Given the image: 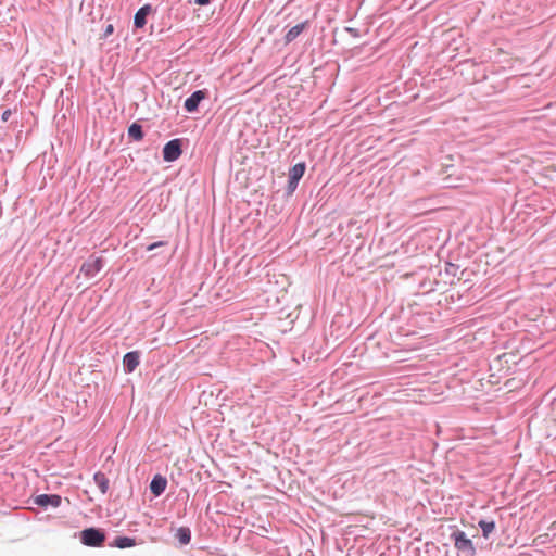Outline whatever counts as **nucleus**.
<instances>
[{"label": "nucleus", "mask_w": 556, "mask_h": 556, "mask_svg": "<svg viewBox=\"0 0 556 556\" xmlns=\"http://www.w3.org/2000/svg\"><path fill=\"white\" fill-rule=\"evenodd\" d=\"M452 539L457 551L464 553L467 556L476 555L473 543L466 536L465 532L457 530L453 532Z\"/></svg>", "instance_id": "obj_1"}, {"label": "nucleus", "mask_w": 556, "mask_h": 556, "mask_svg": "<svg viewBox=\"0 0 556 556\" xmlns=\"http://www.w3.org/2000/svg\"><path fill=\"white\" fill-rule=\"evenodd\" d=\"M81 542L87 546H101L105 540V535L98 529L88 528L80 533Z\"/></svg>", "instance_id": "obj_2"}, {"label": "nucleus", "mask_w": 556, "mask_h": 556, "mask_svg": "<svg viewBox=\"0 0 556 556\" xmlns=\"http://www.w3.org/2000/svg\"><path fill=\"white\" fill-rule=\"evenodd\" d=\"M181 142L179 139L168 141L163 148V159L166 162H174L181 155Z\"/></svg>", "instance_id": "obj_3"}, {"label": "nucleus", "mask_w": 556, "mask_h": 556, "mask_svg": "<svg viewBox=\"0 0 556 556\" xmlns=\"http://www.w3.org/2000/svg\"><path fill=\"white\" fill-rule=\"evenodd\" d=\"M306 166L305 163H298L289 170L288 190L292 193L296 187L299 180L303 177Z\"/></svg>", "instance_id": "obj_4"}, {"label": "nucleus", "mask_w": 556, "mask_h": 556, "mask_svg": "<svg viewBox=\"0 0 556 556\" xmlns=\"http://www.w3.org/2000/svg\"><path fill=\"white\" fill-rule=\"evenodd\" d=\"M102 266L101 257H90L81 265L80 273L84 274L85 277L91 278L102 269Z\"/></svg>", "instance_id": "obj_5"}, {"label": "nucleus", "mask_w": 556, "mask_h": 556, "mask_svg": "<svg viewBox=\"0 0 556 556\" xmlns=\"http://www.w3.org/2000/svg\"><path fill=\"white\" fill-rule=\"evenodd\" d=\"M206 98L205 90H197L185 101V109L188 112H194L198 110V106L202 100Z\"/></svg>", "instance_id": "obj_6"}, {"label": "nucleus", "mask_w": 556, "mask_h": 556, "mask_svg": "<svg viewBox=\"0 0 556 556\" xmlns=\"http://www.w3.org/2000/svg\"><path fill=\"white\" fill-rule=\"evenodd\" d=\"M167 486V480L161 475H155L150 483V490L155 496H160Z\"/></svg>", "instance_id": "obj_7"}, {"label": "nucleus", "mask_w": 556, "mask_h": 556, "mask_svg": "<svg viewBox=\"0 0 556 556\" xmlns=\"http://www.w3.org/2000/svg\"><path fill=\"white\" fill-rule=\"evenodd\" d=\"M123 364L127 372H132L139 365V353L136 351L126 353Z\"/></svg>", "instance_id": "obj_8"}, {"label": "nucleus", "mask_w": 556, "mask_h": 556, "mask_svg": "<svg viewBox=\"0 0 556 556\" xmlns=\"http://www.w3.org/2000/svg\"><path fill=\"white\" fill-rule=\"evenodd\" d=\"M35 503L42 507H47L48 505L58 507L61 504V496L54 495V494L53 495L41 494L36 497Z\"/></svg>", "instance_id": "obj_9"}, {"label": "nucleus", "mask_w": 556, "mask_h": 556, "mask_svg": "<svg viewBox=\"0 0 556 556\" xmlns=\"http://www.w3.org/2000/svg\"><path fill=\"white\" fill-rule=\"evenodd\" d=\"M150 12H151L150 4L143 5L136 12L135 17H134V24L137 28H142L146 25V23H147L146 18L150 14Z\"/></svg>", "instance_id": "obj_10"}, {"label": "nucleus", "mask_w": 556, "mask_h": 556, "mask_svg": "<svg viewBox=\"0 0 556 556\" xmlns=\"http://www.w3.org/2000/svg\"><path fill=\"white\" fill-rule=\"evenodd\" d=\"M306 22L304 23H301V24H298L295 26H293L291 29H289V31L286 34V42H291L293 41L306 27Z\"/></svg>", "instance_id": "obj_11"}, {"label": "nucleus", "mask_w": 556, "mask_h": 556, "mask_svg": "<svg viewBox=\"0 0 556 556\" xmlns=\"http://www.w3.org/2000/svg\"><path fill=\"white\" fill-rule=\"evenodd\" d=\"M93 480H94L96 484L98 485V488L100 489L101 493H103V494L106 493V491L109 489V480L105 477V475L102 472H97L93 476Z\"/></svg>", "instance_id": "obj_12"}, {"label": "nucleus", "mask_w": 556, "mask_h": 556, "mask_svg": "<svg viewBox=\"0 0 556 556\" xmlns=\"http://www.w3.org/2000/svg\"><path fill=\"white\" fill-rule=\"evenodd\" d=\"M128 136L137 141L143 138V131L139 124L134 123L128 128Z\"/></svg>", "instance_id": "obj_13"}, {"label": "nucleus", "mask_w": 556, "mask_h": 556, "mask_svg": "<svg viewBox=\"0 0 556 556\" xmlns=\"http://www.w3.org/2000/svg\"><path fill=\"white\" fill-rule=\"evenodd\" d=\"M176 538L180 542V544L186 545L191 540V533L188 528L181 527L176 532Z\"/></svg>", "instance_id": "obj_14"}, {"label": "nucleus", "mask_w": 556, "mask_h": 556, "mask_svg": "<svg viewBox=\"0 0 556 556\" xmlns=\"http://www.w3.org/2000/svg\"><path fill=\"white\" fill-rule=\"evenodd\" d=\"M115 545L119 548L131 547L135 545V540L127 536H118L115 540Z\"/></svg>", "instance_id": "obj_15"}, {"label": "nucleus", "mask_w": 556, "mask_h": 556, "mask_svg": "<svg viewBox=\"0 0 556 556\" xmlns=\"http://www.w3.org/2000/svg\"><path fill=\"white\" fill-rule=\"evenodd\" d=\"M479 527L482 529L483 536L488 538L490 533L495 529V523L494 521L481 520L479 521Z\"/></svg>", "instance_id": "obj_16"}, {"label": "nucleus", "mask_w": 556, "mask_h": 556, "mask_svg": "<svg viewBox=\"0 0 556 556\" xmlns=\"http://www.w3.org/2000/svg\"><path fill=\"white\" fill-rule=\"evenodd\" d=\"M163 245H165V242H163V241L154 242V243L148 245L147 250L152 251V250H154L159 247H163Z\"/></svg>", "instance_id": "obj_17"}, {"label": "nucleus", "mask_w": 556, "mask_h": 556, "mask_svg": "<svg viewBox=\"0 0 556 556\" xmlns=\"http://www.w3.org/2000/svg\"><path fill=\"white\" fill-rule=\"evenodd\" d=\"M113 31H114V26L112 24H109L104 30V37L112 35Z\"/></svg>", "instance_id": "obj_18"}, {"label": "nucleus", "mask_w": 556, "mask_h": 556, "mask_svg": "<svg viewBox=\"0 0 556 556\" xmlns=\"http://www.w3.org/2000/svg\"><path fill=\"white\" fill-rule=\"evenodd\" d=\"M11 114H12L11 110H5L2 114V121L7 122L10 118Z\"/></svg>", "instance_id": "obj_19"}, {"label": "nucleus", "mask_w": 556, "mask_h": 556, "mask_svg": "<svg viewBox=\"0 0 556 556\" xmlns=\"http://www.w3.org/2000/svg\"><path fill=\"white\" fill-rule=\"evenodd\" d=\"M198 5H206L211 2V0H194Z\"/></svg>", "instance_id": "obj_20"}]
</instances>
